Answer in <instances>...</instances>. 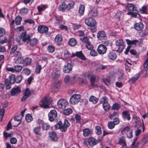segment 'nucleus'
<instances>
[{
	"label": "nucleus",
	"instance_id": "obj_1",
	"mask_svg": "<svg viewBox=\"0 0 148 148\" xmlns=\"http://www.w3.org/2000/svg\"><path fill=\"white\" fill-rule=\"evenodd\" d=\"M52 102V99L49 97H46L42 100L40 103V107L43 108H47L49 107V105Z\"/></svg>",
	"mask_w": 148,
	"mask_h": 148
},
{
	"label": "nucleus",
	"instance_id": "obj_2",
	"mask_svg": "<svg viewBox=\"0 0 148 148\" xmlns=\"http://www.w3.org/2000/svg\"><path fill=\"white\" fill-rule=\"evenodd\" d=\"M14 61L15 63L17 64H22L24 61V60L22 57V54L21 52L16 51L14 54Z\"/></svg>",
	"mask_w": 148,
	"mask_h": 148
},
{
	"label": "nucleus",
	"instance_id": "obj_3",
	"mask_svg": "<svg viewBox=\"0 0 148 148\" xmlns=\"http://www.w3.org/2000/svg\"><path fill=\"white\" fill-rule=\"evenodd\" d=\"M100 103L103 104L102 106L104 110L106 111H108L110 108V105L108 102V99L106 97H103L100 100Z\"/></svg>",
	"mask_w": 148,
	"mask_h": 148
},
{
	"label": "nucleus",
	"instance_id": "obj_4",
	"mask_svg": "<svg viewBox=\"0 0 148 148\" xmlns=\"http://www.w3.org/2000/svg\"><path fill=\"white\" fill-rule=\"evenodd\" d=\"M121 133L123 134H126L128 138L131 139L133 137L132 130L129 127L126 126L124 127Z\"/></svg>",
	"mask_w": 148,
	"mask_h": 148
},
{
	"label": "nucleus",
	"instance_id": "obj_5",
	"mask_svg": "<svg viewBox=\"0 0 148 148\" xmlns=\"http://www.w3.org/2000/svg\"><path fill=\"white\" fill-rule=\"evenodd\" d=\"M85 24L88 26L91 27H95L96 22L94 18L92 17H88L85 20Z\"/></svg>",
	"mask_w": 148,
	"mask_h": 148
},
{
	"label": "nucleus",
	"instance_id": "obj_6",
	"mask_svg": "<svg viewBox=\"0 0 148 148\" xmlns=\"http://www.w3.org/2000/svg\"><path fill=\"white\" fill-rule=\"evenodd\" d=\"M81 96L80 95L74 94L71 97L69 102L72 104H76L79 102Z\"/></svg>",
	"mask_w": 148,
	"mask_h": 148
},
{
	"label": "nucleus",
	"instance_id": "obj_7",
	"mask_svg": "<svg viewBox=\"0 0 148 148\" xmlns=\"http://www.w3.org/2000/svg\"><path fill=\"white\" fill-rule=\"evenodd\" d=\"M115 43L116 46L118 47V49L116 51L120 52H122L125 47L123 40L122 39H118L116 41Z\"/></svg>",
	"mask_w": 148,
	"mask_h": 148
},
{
	"label": "nucleus",
	"instance_id": "obj_8",
	"mask_svg": "<svg viewBox=\"0 0 148 148\" xmlns=\"http://www.w3.org/2000/svg\"><path fill=\"white\" fill-rule=\"evenodd\" d=\"M68 104V103L67 101L63 99H60L57 103L58 107L62 109H64Z\"/></svg>",
	"mask_w": 148,
	"mask_h": 148
},
{
	"label": "nucleus",
	"instance_id": "obj_9",
	"mask_svg": "<svg viewBox=\"0 0 148 148\" xmlns=\"http://www.w3.org/2000/svg\"><path fill=\"white\" fill-rule=\"evenodd\" d=\"M22 69V66L19 65L15 66L14 67H10L8 66L6 67V69L8 71L13 73L18 72L21 71Z\"/></svg>",
	"mask_w": 148,
	"mask_h": 148
},
{
	"label": "nucleus",
	"instance_id": "obj_10",
	"mask_svg": "<svg viewBox=\"0 0 148 148\" xmlns=\"http://www.w3.org/2000/svg\"><path fill=\"white\" fill-rule=\"evenodd\" d=\"M57 113L55 110H51L48 114L49 119L51 122L53 121L57 116Z\"/></svg>",
	"mask_w": 148,
	"mask_h": 148
},
{
	"label": "nucleus",
	"instance_id": "obj_11",
	"mask_svg": "<svg viewBox=\"0 0 148 148\" xmlns=\"http://www.w3.org/2000/svg\"><path fill=\"white\" fill-rule=\"evenodd\" d=\"M21 38L22 39L23 42L28 43L30 40V37L26 32H25L22 33L21 34Z\"/></svg>",
	"mask_w": 148,
	"mask_h": 148
},
{
	"label": "nucleus",
	"instance_id": "obj_12",
	"mask_svg": "<svg viewBox=\"0 0 148 148\" xmlns=\"http://www.w3.org/2000/svg\"><path fill=\"white\" fill-rule=\"evenodd\" d=\"M107 48L103 44H100L98 46L97 51L100 54H105L106 52Z\"/></svg>",
	"mask_w": 148,
	"mask_h": 148
},
{
	"label": "nucleus",
	"instance_id": "obj_13",
	"mask_svg": "<svg viewBox=\"0 0 148 148\" xmlns=\"http://www.w3.org/2000/svg\"><path fill=\"white\" fill-rule=\"evenodd\" d=\"M62 36L60 34H57L54 39L55 43L57 45H59L62 44Z\"/></svg>",
	"mask_w": 148,
	"mask_h": 148
},
{
	"label": "nucleus",
	"instance_id": "obj_14",
	"mask_svg": "<svg viewBox=\"0 0 148 148\" xmlns=\"http://www.w3.org/2000/svg\"><path fill=\"white\" fill-rule=\"evenodd\" d=\"M73 65L71 63H67L65 65L63 68V71L65 73H68L72 69Z\"/></svg>",
	"mask_w": 148,
	"mask_h": 148
},
{
	"label": "nucleus",
	"instance_id": "obj_15",
	"mask_svg": "<svg viewBox=\"0 0 148 148\" xmlns=\"http://www.w3.org/2000/svg\"><path fill=\"white\" fill-rule=\"evenodd\" d=\"M31 92L30 90L28 88H26L24 91L23 96L21 99L22 101H24L30 95Z\"/></svg>",
	"mask_w": 148,
	"mask_h": 148
},
{
	"label": "nucleus",
	"instance_id": "obj_16",
	"mask_svg": "<svg viewBox=\"0 0 148 148\" xmlns=\"http://www.w3.org/2000/svg\"><path fill=\"white\" fill-rule=\"evenodd\" d=\"M70 125V124L66 119H65L64 124L61 125L60 130L63 132H65L67 129V128Z\"/></svg>",
	"mask_w": 148,
	"mask_h": 148
},
{
	"label": "nucleus",
	"instance_id": "obj_17",
	"mask_svg": "<svg viewBox=\"0 0 148 148\" xmlns=\"http://www.w3.org/2000/svg\"><path fill=\"white\" fill-rule=\"evenodd\" d=\"M21 92V90L20 88L17 87L14 88L11 91V94L12 96L17 95L19 94Z\"/></svg>",
	"mask_w": 148,
	"mask_h": 148
},
{
	"label": "nucleus",
	"instance_id": "obj_18",
	"mask_svg": "<svg viewBox=\"0 0 148 148\" xmlns=\"http://www.w3.org/2000/svg\"><path fill=\"white\" fill-rule=\"evenodd\" d=\"M60 76V72L57 69H55L52 73V77L53 79H55L58 78Z\"/></svg>",
	"mask_w": 148,
	"mask_h": 148
},
{
	"label": "nucleus",
	"instance_id": "obj_19",
	"mask_svg": "<svg viewBox=\"0 0 148 148\" xmlns=\"http://www.w3.org/2000/svg\"><path fill=\"white\" fill-rule=\"evenodd\" d=\"M97 36L98 38L100 40H105L106 38L105 33L103 31H99L98 33Z\"/></svg>",
	"mask_w": 148,
	"mask_h": 148
},
{
	"label": "nucleus",
	"instance_id": "obj_20",
	"mask_svg": "<svg viewBox=\"0 0 148 148\" xmlns=\"http://www.w3.org/2000/svg\"><path fill=\"white\" fill-rule=\"evenodd\" d=\"M33 131L36 136L40 137L42 136V133L41 132V128L40 127H35L33 128Z\"/></svg>",
	"mask_w": 148,
	"mask_h": 148
},
{
	"label": "nucleus",
	"instance_id": "obj_21",
	"mask_svg": "<svg viewBox=\"0 0 148 148\" xmlns=\"http://www.w3.org/2000/svg\"><path fill=\"white\" fill-rule=\"evenodd\" d=\"M144 27L143 24L142 22L136 23L134 25V28L137 30H140Z\"/></svg>",
	"mask_w": 148,
	"mask_h": 148
},
{
	"label": "nucleus",
	"instance_id": "obj_22",
	"mask_svg": "<svg viewBox=\"0 0 148 148\" xmlns=\"http://www.w3.org/2000/svg\"><path fill=\"white\" fill-rule=\"evenodd\" d=\"M38 31L41 33L46 32L48 30V27L43 26H40L38 28Z\"/></svg>",
	"mask_w": 148,
	"mask_h": 148
},
{
	"label": "nucleus",
	"instance_id": "obj_23",
	"mask_svg": "<svg viewBox=\"0 0 148 148\" xmlns=\"http://www.w3.org/2000/svg\"><path fill=\"white\" fill-rule=\"evenodd\" d=\"M75 56H77L82 60L84 59V57L82 51H77L75 53H73L71 57H74Z\"/></svg>",
	"mask_w": 148,
	"mask_h": 148
},
{
	"label": "nucleus",
	"instance_id": "obj_24",
	"mask_svg": "<svg viewBox=\"0 0 148 148\" xmlns=\"http://www.w3.org/2000/svg\"><path fill=\"white\" fill-rule=\"evenodd\" d=\"M90 15L93 17L96 16L98 15V10L96 8H93L91 10L89 13Z\"/></svg>",
	"mask_w": 148,
	"mask_h": 148
},
{
	"label": "nucleus",
	"instance_id": "obj_25",
	"mask_svg": "<svg viewBox=\"0 0 148 148\" xmlns=\"http://www.w3.org/2000/svg\"><path fill=\"white\" fill-rule=\"evenodd\" d=\"M130 115L129 112L128 111L125 110L122 112L123 117L124 119H127L128 121H129L130 119Z\"/></svg>",
	"mask_w": 148,
	"mask_h": 148
},
{
	"label": "nucleus",
	"instance_id": "obj_26",
	"mask_svg": "<svg viewBox=\"0 0 148 148\" xmlns=\"http://www.w3.org/2000/svg\"><path fill=\"white\" fill-rule=\"evenodd\" d=\"M116 53L114 52H111L108 54V58L109 59L111 60H115L117 58Z\"/></svg>",
	"mask_w": 148,
	"mask_h": 148
},
{
	"label": "nucleus",
	"instance_id": "obj_27",
	"mask_svg": "<svg viewBox=\"0 0 148 148\" xmlns=\"http://www.w3.org/2000/svg\"><path fill=\"white\" fill-rule=\"evenodd\" d=\"M119 144L123 146L126 145V143L125 140V137L122 136L120 137L119 141Z\"/></svg>",
	"mask_w": 148,
	"mask_h": 148
},
{
	"label": "nucleus",
	"instance_id": "obj_28",
	"mask_svg": "<svg viewBox=\"0 0 148 148\" xmlns=\"http://www.w3.org/2000/svg\"><path fill=\"white\" fill-rule=\"evenodd\" d=\"M88 143L89 144L91 147L96 145L97 143L96 140L93 138H90L88 140Z\"/></svg>",
	"mask_w": 148,
	"mask_h": 148
},
{
	"label": "nucleus",
	"instance_id": "obj_29",
	"mask_svg": "<svg viewBox=\"0 0 148 148\" xmlns=\"http://www.w3.org/2000/svg\"><path fill=\"white\" fill-rule=\"evenodd\" d=\"M50 137L52 140L56 141L58 140V137L57 136L56 133L53 132H50L49 133Z\"/></svg>",
	"mask_w": 148,
	"mask_h": 148
},
{
	"label": "nucleus",
	"instance_id": "obj_30",
	"mask_svg": "<svg viewBox=\"0 0 148 148\" xmlns=\"http://www.w3.org/2000/svg\"><path fill=\"white\" fill-rule=\"evenodd\" d=\"M144 69L143 72H145V76L148 75V62L145 61L144 64Z\"/></svg>",
	"mask_w": 148,
	"mask_h": 148
},
{
	"label": "nucleus",
	"instance_id": "obj_31",
	"mask_svg": "<svg viewBox=\"0 0 148 148\" xmlns=\"http://www.w3.org/2000/svg\"><path fill=\"white\" fill-rule=\"evenodd\" d=\"M58 10L64 12L66 9H67V7L66 4L64 2L62 3L61 5H59L58 8Z\"/></svg>",
	"mask_w": 148,
	"mask_h": 148
},
{
	"label": "nucleus",
	"instance_id": "obj_32",
	"mask_svg": "<svg viewBox=\"0 0 148 148\" xmlns=\"http://www.w3.org/2000/svg\"><path fill=\"white\" fill-rule=\"evenodd\" d=\"M83 135L85 137L88 136L91 133L90 130L88 128H86L83 130Z\"/></svg>",
	"mask_w": 148,
	"mask_h": 148
},
{
	"label": "nucleus",
	"instance_id": "obj_33",
	"mask_svg": "<svg viewBox=\"0 0 148 148\" xmlns=\"http://www.w3.org/2000/svg\"><path fill=\"white\" fill-rule=\"evenodd\" d=\"M32 59L30 58H26L24 61L22 63L25 66L29 65L31 62Z\"/></svg>",
	"mask_w": 148,
	"mask_h": 148
},
{
	"label": "nucleus",
	"instance_id": "obj_34",
	"mask_svg": "<svg viewBox=\"0 0 148 148\" xmlns=\"http://www.w3.org/2000/svg\"><path fill=\"white\" fill-rule=\"evenodd\" d=\"M23 115L21 114V115H19L15 116L14 118V119L15 121L19 122L16 125H14V127H17L21 123V121L22 117Z\"/></svg>",
	"mask_w": 148,
	"mask_h": 148
},
{
	"label": "nucleus",
	"instance_id": "obj_35",
	"mask_svg": "<svg viewBox=\"0 0 148 148\" xmlns=\"http://www.w3.org/2000/svg\"><path fill=\"white\" fill-rule=\"evenodd\" d=\"M85 10V6L83 5H80L79 10V12L80 15H82L84 14Z\"/></svg>",
	"mask_w": 148,
	"mask_h": 148
},
{
	"label": "nucleus",
	"instance_id": "obj_36",
	"mask_svg": "<svg viewBox=\"0 0 148 148\" xmlns=\"http://www.w3.org/2000/svg\"><path fill=\"white\" fill-rule=\"evenodd\" d=\"M76 44L77 41L75 38H72L70 39L69 41V44L70 46L73 47Z\"/></svg>",
	"mask_w": 148,
	"mask_h": 148
},
{
	"label": "nucleus",
	"instance_id": "obj_37",
	"mask_svg": "<svg viewBox=\"0 0 148 148\" xmlns=\"http://www.w3.org/2000/svg\"><path fill=\"white\" fill-rule=\"evenodd\" d=\"M126 41L128 45H135L138 42V41L136 40H131L129 39H126Z\"/></svg>",
	"mask_w": 148,
	"mask_h": 148
},
{
	"label": "nucleus",
	"instance_id": "obj_38",
	"mask_svg": "<svg viewBox=\"0 0 148 148\" xmlns=\"http://www.w3.org/2000/svg\"><path fill=\"white\" fill-rule=\"evenodd\" d=\"M22 18L19 16H16L15 19V23L16 25H20L21 24Z\"/></svg>",
	"mask_w": 148,
	"mask_h": 148
},
{
	"label": "nucleus",
	"instance_id": "obj_39",
	"mask_svg": "<svg viewBox=\"0 0 148 148\" xmlns=\"http://www.w3.org/2000/svg\"><path fill=\"white\" fill-rule=\"evenodd\" d=\"M30 45L32 47H34L37 43L38 40L36 38H33V39L30 40L29 41Z\"/></svg>",
	"mask_w": 148,
	"mask_h": 148
},
{
	"label": "nucleus",
	"instance_id": "obj_40",
	"mask_svg": "<svg viewBox=\"0 0 148 148\" xmlns=\"http://www.w3.org/2000/svg\"><path fill=\"white\" fill-rule=\"evenodd\" d=\"M25 119L28 123L31 122L33 119L32 116L30 114H27L26 115Z\"/></svg>",
	"mask_w": 148,
	"mask_h": 148
},
{
	"label": "nucleus",
	"instance_id": "obj_41",
	"mask_svg": "<svg viewBox=\"0 0 148 148\" xmlns=\"http://www.w3.org/2000/svg\"><path fill=\"white\" fill-rule=\"evenodd\" d=\"M114 16L116 18L119 20L121 18L123 17V14L121 11H119L117 12Z\"/></svg>",
	"mask_w": 148,
	"mask_h": 148
},
{
	"label": "nucleus",
	"instance_id": "obj_42",
	"mask_svg": "<svg viewBox=\"0 0 148 148\" xmlns=\"http://www.w3.org/2000/svg\"><path fill=\"white\" fill-rule=\"evenodd\" d=\"M89 100L90 101L93 102L94 104L96 103L98 101V99L93 96H91L89 98Z\"/></svg>",
	"mask_w": 148,
	"mask_h": 148
},
{
	"label": "nucleus",
	"instance_id": "obj_43",
	"mask_svg": "<svg viewBox=\"0 0 148 148\" xmlns=\"http://www.w3.org/2000/svg\"><path fill=\"white\" fill-rule=\"evenodd\" d=\"M121 107L120 105L117 103L113 104L111 109L113 110H118Z\"/></svg>",
	"mask_w": 148,
	"mask_h": 148
},
{
	"label": "nucleus",
	"instance_id": "obj_44",
	"mask_svg": "<svg viewBox=\"0 0 148 148\" xmlns=\"http://www.w3.org/2000/svg\"><path fill=\"white\" fill-rule=\"evenodd\" d=\"M148 142V134H147L144 136L143 139L141 141V143L143 145L146 144Z\"/></svg>",
	"mask_w": 148,
	"mask_h": 148
},
{
	"label": "nucleus",
	"instance_id": "obj_45",
	"mask_svg": "<svg viewBox=\"0 0 148 148\" xmlns=\"http://www.w3.org/2000/svg\"><path fill=\"white\" fill-rule=\"evenodd\" d=\"M139 77V74H136L131 78L130 81H132V83H134L138 79Z\"/></svg>",
	"mask_w": 148,
	"mask_h": 148
},
{
	"label": "nucleus",
	"instance_id": "obj_46",
	"mask_svg": "<svg viewBox=\"0 0 148 148\" xmlns=\"http://www.w3.org/2000/svg\"><path fill=\"white\" fill-rule=\"evenodd\" d=\"M99 80V78L98 77H96L95 75L92 76L90 78V82H97Z\"/></svg>",
	"mask_w": 148,
	"mask_h": 148
},
{
	"label": "nucleus",
	"instance_id": "obj_47",
	"mask_svg": "<svg viewBox=\"0 0 148 148\" xmlns=\"http://www.w3.org/2000/svg\"><path fill=\"white\" fill-rule=\"evenodd\" d=\"M15 75L14 74H12L10 77V82L11 84H13L15 82Z\"/></svg>",
	"mask_w": 148,
	"mask_h": 148
},
{
	"label": "nucleus",
	"instance_id": "obj_48",
	"mask_svg": "<svg viewBox=\"0 0 148 148\" xmlns=\"http://www.w3.org/2000/svg\"><path fill=\"white\" fill-rule=\"evenodd\" d=\"M42 127L43 130H47L50 128V126L47 123H44Z\"/></svg>",
	"mask_w": 148,
	"mask_h": 148
},
{
	"label": "nucleus",
	"instance_id": "obj_49",
	"mask_svg": "<svg viewBox=\"0 0 148 148\" xmlns=\"http://www.w3.org/2000/svg\"><path fill=\"white\" fill-rule=\"evenodd\" d=\"M75 4V3L74 1H71L69 3L68 5H66L67 9L68 10L73 8V7Z\"/></svg>",
	"mask_w": 148,
	"mask_h": 148
},
{
	"label": "nucleus",
	"instance_id": "obj_50",
	"mask_svg": "<svg viewBox=\"0 0 148 148\" xmlns=\"http://www.w3.org/2000/svg\"><path fill=\"white\" fill-rule=\"evenodd\" d=\"M5 83L6 89H9L11 87V84L9 82V80L8 79L5 80Z\"/></svg>",
	"mask_w": 148,
	"mask_h": 148
},
{
	"label": "nucleus",
	"instance_id": "obj_51",
	"mask_svg": "<svg viewBox=\"0 0 148 148\" xmlns=\"http://www.w3.org/2000/svg\"><path fill=\"white\" fill-rule=\"evenodd\" d=\"M41 69L42 67L41 65L39 64L38 63H37V66L35 71L36 73L37 74L40 73Z\"/></svg>",
	"mask_w": 148,
	"mask_h": 148
},
{
	"label": "nucleus",
	"instance_id": "obj_52",
	"mask_svg": "<svg viewBox=\"0 0 148 148\" xmlns=\"http://www.w3.org/2000/svg\"><path fill=\"white\" fill-rule=\"evenodd\" d=\"M47 7L46 5H40L37 7V9L39 12H40L44 10Z\"/></svg>",
	"mask_w": 148,
	"mask_h": 148
},
{
	"label": "nucleus",
	"instance_id": "obj_53",
	"mask_svg": "<svg viewBox=\"0 0 148 148\" xmlns=\"http://www.w3.org/2000/svg\"><path fill=\"white\" fill-rule=\"evenodd\" d=\"M72 112V109L68 108L64 110L63 113L66 115H69Z\"/></svg>",
	"mask_w": 148,
	"mask_h": 148
},
{
	"label": "nucleus",
	"instance_id": "obj_54",
	"mask_svg": "<svg viewBox=\"0 0 148 148\" xmlns=\"http://www.w3.org/2000/svg\"><path fill=\"white\" fill-rule=\"evenodd\" d=\"M96 132L98 135H100L102 133V131L101 127L99 126H96L95 127Z\"/></svg>",
	"mask_w": 148,
	"mask_h": 148
},
{
	"label": "nucleus",
	"instance_id": "obj_55",
	"mask_svg": "<svg viewBox=\"0 0 148 148\" xmlns=\"http://www.w3.org/2000/svg\"><path fill=\"white\" fill-rule=\"evenodd\" d=\"M23 73L26 75H29L30 73V71L27 68L24 69L22 71Z\"/></svg>",
	"mask_w": 148,
	"mask_h": 148
},
{
	"label": "nucleus",
	"instance_id": "obj_56",
	"mask_svg": "<svg viewBox=\"0 0 148 148\" xmlns=\"http://www.w3.org/2000/svg\"><path fill=\"white\" fill-rule=\"evenodd\" d=\"M64 58L66 59H67L70 57H71V55L66 50L64 51Z\"/></svg>",
	"mask_w": 148,
	"mask_h": 148
},
{
	"label": "nucleus",
	"instance_id": "obj_57",
	"mask_svg": "<svg viewBox=\"0 0 148 148\" xmlns=\"http://www.w3.org/2000/svg\"><path fill=\"white\" fill-rule=\"evenodd\" d=\"M104 40L102 41V42L103 44V45L104 46H108V45L111 46L112 45V43L109 40Z\"/></svg>",
	"mask_w": 148,
	"mask_h": 148
},
{
	"label": "nucleus",
	"instance_id": "obj_58",
	"mask_svg": "<svg viewBox=\"0 0 148 148\" xmlns=\"http://www.w3.org/2000/svg\"><path fill=\"white\" fill-rule=\"evenodd\" d=\"M115 125L114 123L112 121L109 122L108 124V127L110 129H113Z\"/></svg>",
	"mask_w": 148,
	"mask_h": 148
},
{
	"label": "nucleus",
	"instance_id": "obj_59",
	"mask_svg": "<svg viewBox=\"0 0 148 148\" xmlns=\"http://www.w3.org/2000/svg\"><path fill=\"white\" fill-rule=\"evenodd\" d=\"M78 82L80 85H83L86 83L87 80L86 79H83L81 78H80Z\"/></svg>",
	"mask_w": 148,
	"mask_h": 148
},
{
	"label": "nucleus",
	"instance_id": "obj_60",
	"mask_svg": "<svg viewBox=\"0 0 148 148\" xmlns=\"http://www.w3.org/2000/svg\"><path fill=\"white\" fill-rule=\"evenodd\" d=\"M138 5H134V8L132 11V12L136 14H138V10L139 9L138 8Z\"/></svg>",
	"mask_w": 148,
	"mask_h": 148
},
{
	"label": "nucleus",
	"instance_id": "obj_61",
	"mask_svg": "<svg viewBox=\"0 0 148 148\" xmlns=\"http://www.w3.org/2000/svg\"><path fill=\"white\" fill-rule=\"evenodd\" d=\"M17 48V46L16 45H15L13 46V47L11 49L10 54H14L16 52L15 51Z\"/></svg>",
	"mask_w": 148,
	"mask_h": 148
},
{
	"label": "nucleus",
	"instance_id": "obj_62",
	"mask_svg": "<svg viewBox=\"0 0 148 148\" xmlns=\"http://www.w3.org/2000/svg\"><path fill=\"white\" fill-rule=\"evenodd\" d=\"M22 79V76L21 75L17 76L15 79V82L17 83H20Z\"/></svg>",
	"mask_w": 148,
	"mask_h": 148
},
{
	"label": "nucleus",
	"instance_id": "obj_63",
	"mask_svg": "<svg viewBox=\"0 0 148 148\" xmlns=\"http://www.w3.org/2000/svg\"><path fill=\"white\" fill-rule=\"evenodd\" d=\"M28 11L27 9L25 8H23L20 10V12L22 14H26L28 13Z\"/></svg>",
	"mask_w": 148,
	"mask_h": 148
},
{
	"label": "nucleus",
	"instance_id": "obj_64",
	"mask_svg": "<svg viewBox=\"0 0 148 148\" xmlns=\"http://www.w3.org/2000/svg\"><path fill=\"white\" fill-rule=\"evenodd\" d=\"M47 50L49 52L52 53L55 50V48L53 46L51 45H49L48 47Z\"/></svg>",
	"mask_w": 148,
	"mask_h": 148
}]
</instances>
